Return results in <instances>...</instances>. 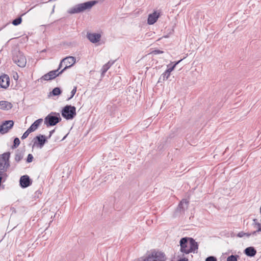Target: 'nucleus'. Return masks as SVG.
<instances>
[{
  "label": "nucleus",
  "instance_id": "f257e3e1",
  "mask_svg": "<svg viewBox=\"0 0 261 261\" xmlns=\"http://www.w3.org/2000/svg\"><path fill=\"white\" fill-rule=\"evenodd\" d=\"M180 251L184 254L197 253L198 249L197 242L192 238H182L180 240Z\"/></svg>",
  "mask_w": 261,
  "mask_h": 261
},
{
  "label": "nucleus",
  "instance_id": "f03ea898",
  "mask_svg": "<svg viewBox=\"0 0 261 261\" xmlns=\"http://www.w3.org/2000/svg\"><path fill=\"white\" fill-rule=\"evenodd\" d=\"M97 3L96 1H91L84 3L79 4L70 9L68 12L70 14H75L82 12L86 10L90 9Z\"/></svg>",
  "mask_w": 261,
  "mask_h": 261
},
{
  "label": "nucleus",
  "instance_id": "7ed1b4c3",
  "mask_svg": "<svg viewBox=\"0 0 261 261\" xmlns=\"http://www.w3.org/2000/svg\"><path fill=\"white\" fill-rule=\"evenodd\" d=\"M61 120L59 113L51 112L44 118V124L47 126H54Z\"/></svg>",
  "mask_w": 261,
  "mask_h": 261
},
{
  "label": "nucleus",
  "instance_id": "20e7f679",
  "mask_svg": "<svg viewBox=\"0 0 261 261\" xmlns=\"http://www.w3.org/2000/svg\"><path fill=\"white\" fill-rule=\"evenodd\" d=\"M63 117L66 120L72 119L76 116V108L74 106L67 105L61 111Z\"/></svg>",
  "mask_w": 261,
  "mask_h": 261
},
{
  "label": "nucleus",
  "instance_id": "39448f33",
  "mask_svg": "<svg viewBox=\"0 0 261 261\" xmlns=\"http://www.w3.org/2000/svg\"><path fill=\"white\" fill-rule=\"evenodd\" d=\"M13 61L20 67H24L27 64V59L23 54L20 51H15L13 57Z\"/></svg>",
  "mask_w": 261,
  "mask_h": 261
},
{
  "label": "nucleus",
  "instance_id": "423d86ee",
  "mask_svg": "<svg viewBox=\"0 0 261 261\" xmlns=\"http://www.w3.org/2000/svg\"><path fill=\"white\" fill-rule=\"evenodd\" d=\"M166 258L164 253L159 251H153L142 261H166Z\"/></svg>",
  "mask_w": 261,
  "mask_h": 261
},
{
  "label": "nucleus",
  "instance_id": "0eeeda50",
  "mask_svg": "<svg viewBox=\"0 0 261 261\" xmlns=\"http://www.w3.org/2000/svg\"><path fill=\"white\" fill-rule=\"evenodd\" d=\"M61 73H62V72H61V71L60 72H58V69L52 70L49 71L47 73L45 74L40 79H38L37 81L41 83H42L44 81H50L55 79L57 76H58Z\"/></svg>",
  "mask_w": 261,
  "mask_h": 261
},
{
  "label": "nucleus",
  "instance_id": "6e6552de",
  "mask_svg": "<svg viewBox=\"0 0 261 261\" xmlns=\"http://www.w3.org/2000/svg\"><path fill=\"white\" fill-rule=\"evenodd\" d=\"M33 147L42 148L47 142L46 138L43 135H39L33 139Z\"/></svg>",
  "mask_w": 261,
  "mask_h": 261
},
{
  "label": "nucleus",
  "instance_id": "1a4fd4ad",
  "mask_svg": "<svg viewBox=\"0 0 261 261\" xmlns=\"http://www.w3.org/2000/svg\"><path fill=\"white\" fill-rule=\"evenodd\" d=\"M14 122L13 120L5 121L0 125V133L2 134L7 133L12 128Z\"/></svg>",
  "mask_w": 261,
  "mask_h": 261
},
{
  "label": "nucleus",
  "instance_id": "9d476101",
  "mask_svg": "<svg viewBox=\"0 0 261 261\" xmlns=\"http://www.w3.org/2000/svg\"><path fill=\"white\" fill-rule=\"evenodd\" d=\"M75 58L74 57L69 56L62 59V62H64L65 67L61 70V72H63L66 69L71 67L75 63Z\"/></svg>",
  "mask_w": 261,
  "mask_h": 261
},
{
  "label": "nucleus",
  "instance_id": "9b49d317",
  "mask_svg": "<svg viewBox=\"0 0 261 261\" xmlns=\"http://www.w3.org/2000/svg\"><path fill=\"white\" fill-rule=\"evenodd\" d=\"M19 182L22 188H25L30 186L32 182L30 177L27 175H25L20 177Z\"/></svg>",
  "mask_w": 261,
  "mask_h": 261
},
{
  "label": "nucleus",
  "instance_id": "f8f14e48",
  "mask_svg": "<svg viewBox=\"0 0 261 261\" xmlns=\"http://www.w3.org/2000/svg\"><path fill=\"white\" fill-rule=\"evenodd\" d=\"M10 85V78L7 74H3L0 76V88L7 89Z\"/></svg>",
  "mask_w": 261,
  "mask_h": 261
},
{
  "label": "nucleus",
  "instance_id": "ddd939ff",
  "mask_svg": "<svg viewBox=\"0 0 261 261\" xmlns=\"http://www.w3.org/2000/svg\"><path fill=\"white\" fill-rule=\"evenodd\" d=\"M87 37L91 42L96 43L99 41L101 38V35L98 33H88Z\"/></svg>",
  "mask_w": 261,
  "mask_h": 261
},
{
  "label": "nucleus",
  "instance_id": "4468645a",
  "mask_svg": "<svg viewBox=\"0 0 261 261\" xmlns=\"http://www.w3.org/2000/svg\"><path fill=\"white\" fill-rule=\"evenodd\" d=\"M160 16V13L156 11H154L153 13L150 14L148 15L147 19V23L149 25H152L156 22Z\"/></svg>",
  "mask_w": 261,
  "mask_h": 261
},
{
  "label": "nucleus",
  "instance_id": "2eb2a0df",
  "mask_svg": "<svg viewBox=\"0 0 261 261\" xmlns=\"http://www.w3.org/2000/svg\"><path fill=\"white\" fill-rule=\"evenodd\" d=\"M244 253L248 256L253 257L256 254V250L253 247H249L245 249Z\"/></svg>",
  "mask_w": 261,
  "mask_h": 261
},
{
  "label": "nucleus",
  "instance_id": "dca6fc26",
  "mask_svg": "<svg viewBox=\"0 0 261 261\" xmlns=\"http://www.w3.org/2000/svg\"><path fill=\"white\" fill-rule=\"evenodd\" d=\"M13 106L11 102L7 101H0V109L3 110H8L12 108Z\"/></svg>",
  "mask_w": 261,
  "mask_h": 261
},
{
  "label": "nucleus",
  "instance_id": "f3484780",
  "mask_svg": "<svg viewBox=\"0 0 261 261\" xmlns=\"http://www.w3.org/2000/svg\"><path fill=\"white\" fill-rule=\"evenodd\" d=\"M253 225L256 230L252 231V234L256 235V233L258 232H261V224L258 222L257 219H254L253 220Z\"/></svg>",
  "mask_w": 261,
  "mask_h": 261
},
{
  "label": "nucleus",
  "instance_id": "a211bd4d",
  "mask_svg": "<svg viewBox=\"0 0 261 261\" xmlns=\"http://www.w3.org/2000/svg\"><path fill=\"white\" fill-rule=\"evenodd\" d=\"M42 121L43 119L41 118L37 119L30 126L29 129L31 131V132L35 131L42 123Z\"/></svg>",
  "mask_w": 261,
  "mask_h": 261
},
{
  "label": "nucleus",
  "instance_id": "6ab92c4d",
  "mask_svg": "<svg viewBox=\"0 0 261 261\" xmlns=\"http://www.w3.org/2000/svg\"><path fill=\"white\" fill-rule=\"evenodd\" d=\"M114 62L109 61L107 63L105 64L101 68V76H104L106 72L109 70L111 66L114 64Z\"/></svg>",
  "mask_w": 261,
  "mask_h": 261
},
{
  "label": "nucleus",
  "instance_id": "aec40b11",
  "mask_svg": "<svg viewBox=\"0 0 261 261\" xmlns=\"http://www.w3.org/2000/svg\"><path fill=\"white\" fill-rule=\"evenodd\" d=\"M189 202L186 199H182L178 204V208L181 211L185 210V206L187 207Z\"/></svg>",
  "mask_w": 261,
  "mask_h": 261
},
{
  "label": "nucleus",
  "instance_id": "412c9836",
  "mask_svg": "<svg viewBox=\"0 0 261 261\" xmlns=\"http://www.w3.org/2000/svg\"><path fill=\"white\" fill-rule=\"evenodd\" d=\"M23 157V152L17 150L15 153V160L17 162L20 161Z\"/></svg>",
  "mask_w": 261,
  "mask_h": 261
},
{
  "label": "nucleus",
  "instance_id": "4be33fe9",
  "mask_svg": "<svg viewBox=\"0 0 261 261\" xmlns=\"http://www.w3.org/2000/svg\"><path fill=\"white\" fill-rule=\"evenodd\" d=\"M182 61V59L180 60L179 61L176 62L173 66H170L169 65H167V69L166 70L167 71L169 74L174 70L175 66L180 62Z\"/></svg>",
  "mask_w": 261,
  "mask_h": 261
},
{
  "label": "nucleus",
  "instance_id": "5701e85b",
  "mask_svg": "<svg viewBox=\"0 0 261 261\" xmlns=\"http://www.w3.org/2000/svg\"><path fill=\"white\" fill-rule=\"evenodd\" d=\"M61 92L62 91L60 88L56 87L53 90V91L50 92V94H51L54 96H58L61 93Z\"/></svg>",
  "mask_w": 261,
  "mask_h": 261
},
{
  "label": "nucleus",
  "instance_id": "b1692460",
  "mask_svg": "<svg viewBox=\"0 0 261 261\" xmlns=\"http://www.w3.org/2000/svg\"><path fill=\"white\" fill-rule=\"evenodd\" d=\"M170 75V74H169L167 71H165L160 76V80H162L163 81L167 80Z\"/></svg>",
  "mask_w": 261,
  "mask_h": 261
},
{
  "label": "nucleus",
  "instance_id": "393cba45",
  "mask_svg": "<svg viewBox=\"0 0 261 261\" xmlns=\"http://www.w3.org/2000/svg\"><path fill=\"white\" fill-rule=\"evenodd\" d=\"M20 144V140L19 138H15L14 140L13 145L12 146V149L17 148Z\"/></svg>",
  "mask_w": 261,
  "mask_h": 261
},
{
  "label": "nucleus",
  "instance_id": "a878e982",
  "mask_svg": "<svg viewBox=\"0 0 261 261\" xmlns=\"http://www.w3.org/2000/svg\"><path fill=\"white\" fill-rule=\"evenodd\" d=\"M22 22V18L21 17H19L12 21V24L14 25H18L20 24Z\"/></svg>",
  "mask_w": 261,
  "mask_h": 261
},
{
  "label": "nucleus",
  "instance_id": "bb28decb",
  "mask_svg": "<svg viewBox=\"0 0 261 261\" xmlns=\"http://www.w3.org/2000/svg\"><path fill=\"white\" fill-rule=\"evenodd\" d=\"M251 235H253L252 234V232H250V233H245V232H244L243 231H241V232H240L238 234V236L240 238H242L243 237H249Z\"/></svg>",
  "mask_w": 261,
  "mask_h": 261
},
{
  "label": "nucleus",
  "instance_id": "cd10ccee",
  "mask_svg": "<svg viewBox=\"0 0 261 261\" xmlns=\"http://www.w3.org/2000/svg\"><path fill=\"white\" fill-rule=\"evenodd\" d=\"M238 255H231L227 258V261H238Z\"/></svg>",
  "mask_w": 261,
  "mask_h": 261
},
{
  "label": "nucleus",
  "instance_id": "c85d7f7f",
  "mask_svg": "<svg viewBox=\"0 0 261 261\" xmlns=\"http://www.w3.org/2000/svg\"><path fill=\"white\" fill-rule=\"evenodd\" d=\"M32 133L31 131L28 128L22 135L21 137V139L23 140L27 138L29 135Z\"/></svg>",
  "mask_w": 261,
  "mask_h": 261
},
{
  "label": "nucleus",
  "instance_id": "c756f323",
  "mask_svg": "<svg viewBox=\"0 0 261 261\" xmlns=\"http://www.w3.org/2000/svg\"><path fill=\"white\" fill-rule=\"evenodd\" d=\"M76 89H77V88H76V86L73 87V89L71 91V95L68 98V100H69V99H71L74 96V95H75V93L76 92Z\"/></svg>",
  "mask_w": 261,
  "mask_h": 261
},
{
  "label": "nucleus",
  "instance_id": "7c9ffc66",
  "mask_svg": "<svg viewBox=\"0 0 261 261\" xmlns=\"http://www.w3.org/2000/svg\"><path fill=\"white\" fill-rule=\"evenodd\" d=\"M33 156L32 154H29L27 159V162L31 163L33 161Z\"/></svg>",
  "mask_w": 261,
  "mask_h": 261
},
{
  "label": "nucleus",
  "instance_id": "2f4dec72",
  "mask_svg": "<svg viewBox=\"0 0 261 261\" xmlns=\"http://www.w3.org/2000/svg\"><path fill=\"white\" fill-rule=\"evenodd\" d=\"M205 261H217L216 257L210 256L205 259Z\"/></svg>",
  "mask_w": 261,
  "mask_h": 261
},
{
  "label": "nucleus",
  "instance_id": "473e14b6",
  "mask_svg": "<svg viewBox=\"0 0 261 261\" xmlns=\"http://www.w3.org/2000/svg\"><path fill=\"white\" fill-rule=\"evenodd\" d=\"M164 53L163 51L159 50V49H155L152 51V53L154 55H157L160 54H163Z\"/></svg>",
  "mask_w": 261,
  "mask_h": 261
},
{
  "label": "nucleus",
  "instance_id": "72a5a7b5",
  "mask_svg": "<svg viewBox=\"0 0 261 261\" xmlns=\"http://www.w3.org/2000/svg\"><path fill=\"white\" fill-rule=\"evenodd\" d=\"M178 261H188V258L186 257H183L178 260Z\"/></svg>",
  "mask_w": 261,
  "mask_h": 261
},
{
  "label": "nucleus",
  "instance_id": "f704fd0d",
  "mask_svg": "<svg viewBox=\"0 0 261 261\" xmlns=\"http://www.w3.org/2000/svg\"><path fill=\"white\" fill-rule=\"evenodd\" d=\"M64 64V62H62V60L61 61L59 65V68L57 69H58V71L59 70V69L61 68V67L62 66V64Z\"/></svg>",
  "mask_w": 261,
  "mask_h": 261
},
{
  "label": "nucleus",
  "instance_id": "c9c22d12",
  "mask_svg": "<svg viewBox=\"0 0 261 261\" xmlns=\"http://www.w3.org/2000/svg\"><path fill=\"white\" fill-rule=\"evenodd\" d=\"M55 132V129L51 130L49 132L50 136H51Z\"/></svg>",
  "mask_w": 261,
  "mask_h": 261
},
{
  "label": "nucleus",
  "instance_id": "e433bc0d",
  "mask_svg": "<svg viewBox=\"0 0 261 261\" xmlns=\"http://www.w3.org/2000/svg\"><path fill=\"white\" fill-rule=\"evenodd\" d=\"M50 137H51V136H50V135L49 134V136H48V137L46 138V140H47V139L50 138Z\"/></svg>",
  "mask_w": 261,
  "mask_h": 261
}]
</instances>
